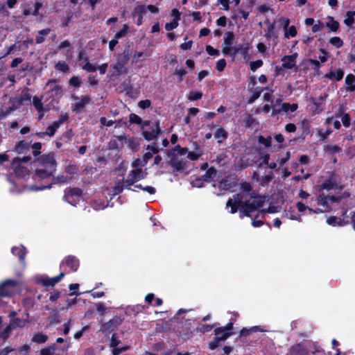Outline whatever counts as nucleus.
<instances>
[{
  "mask_svg": "<svg viewBox=\"0 0 355 355\" xmlns=\"http://www.w3.org/2000/svg\"><path fill=\"white\" fill-rule=\"evenodd\" d=\"M345 83L348 86V89L355 91V77L352 74H348L345 78Z\"/></svg>",
  "mask_w": 355,
  "mask_h": 355,
  "instance_id": "nucleus-33",
  "label": "nucleus"
},
{
  "mask_svg": "<svg viewBox=\"0 0 355 355\" xmlns=\"http://www.w3.org/2000/svg\"><path fill=\"white\" fill-rule=\"evenodd\" d=\"M298 106L296 103L289 104L288 103H284L281 105V110L284 112H295L297 109Z\"/></svg>",
  "mask_w": 355,
  "mask_h": 355,
  "instance_id": "nucleus-30",
  "label": "nucleus"
},
{
  "mask_svg": "<svg viewBox=\"0 0 355 355\" xmlns=\"http://www.w3.org/2000/svg\"><path fill=\"white\" fill-rule=\"evenodd\" d=\"M46 86L49 89L50 97L58 98L62 95V87L57 83L55 80H49Z\"/></svg>",
  "mask_w": 355,
  "mask_h": 355,
  "instance_id": "nucleus-8",
  "label": "nucleus"
},
{
  "mask_svg": "<svg viewBox=\"0 0 355 355\" xmlns=\"http://www.w3.org/2000/svg\"><path fill=\"white\" fill-rule=\"evenodd\" d=\"M129 121L132 123H136V124L142 123L141 118L134 113H132L130 114Z\"/></svg>",
  "mask_w": 355,
  "mask_h": 355,
  "instance_id": "nucleus-50",
  "label": "nucleus"
},
{
  "mask_svg": "<svg viewBox=\"0 0 355 355\" xmlns=\"http://www.w3.org/2000/svg\"><path fill=\"white\" fill-rule=\"evenodd\" d=\"M135 187L139 188V189L148 192L150 194H154V193H155V191H156L155 189L150 186H147V187H141V184H138V185H136Z\"/></svg>",
  "mask_w": 355,
  "mask_h": 355,
  "instance_id": "nucleus-59",
  "label": "nucleus"
},
{
  "mask_svg": "<svg viewBox=\"0 0 355 355\" xmlns=\"http://www.w3.org/2000/svg\"><path fill=\"white\" fill-rule=\"evenodd\" d=\"M249 50L250 44L248 43H245L232 47L231 53L228 55L235 56L237 54H241L245 59H247L248 58Z\"/></svg>",
  "mask_w": 355,
  "mask_h": 355,
  "instance_id": "nucleus-10",
  "label": "nucleus"
},
{
  "mask_svg": "<svg viewBox=\"0 0 355 355\" xmlns=\"http://www.w3.org/2000/svg\"><path fill=\"white\" fill-rule=\"evenodd\" d=\"M324 150L331 153H338L341 150L340 148L336 145H327L324 147Z\"/></svg>",
  "mask_w": 355,
  "mask_h": 355,
  "instance_id": "nucleus-51",
  "label": "nucleus"
},
{
  "mask_svg": "<svg viewBox=\"0 0 355 355\" xmlns=\"http://www.w3.org/2000/svg\"><path fill=\"white\" fill-rule=\"evenodd\" d=\"M201 155V153L199 152H188L187 156L191 160H197Z\"/></svg>",
  "mask_w": 355,
  "mask_h": 355,
  "instance_id": "nucleus-60",
  "label": "nucleus"
},
{
  "mask_svg": "<svg viewBox=\"0 0 355 355\" xmlns=\"http://www.w3.org/2000/svg\"><path fill=\"white\" fill-rule=\"evenodd\" d=\"M128 28H129L127 24H124L122 29L116 33L114 37L116 39H120V38L124 37L127 34V33L128 31Z\"/></svg>",
  "mask_w": 355,
  "mask_h": 355,
  "instance_id": "nucleus-49",
  "label": "nucleus"
},
{
  "mask_svg": "<svg viewBox=\"0 0 355 355\" xmlns=\"http://www.w3.org/2000/svg\"><path fill=\"white\" fill-rule=\"evenodd\" d=\"M55 349V346L53 345L49 348H44L41 349L40 354L41 355H53V352Z\"/></svg>",
  "mask_w": 355,
  "mask_h": 355,
  "instance_id": "nucleus-54",
  "label": "nucleus"
},
{
  "mask_svg": "<svg viewBox=\"0 0 355 355\" xmlns=\"http://www.w3.org/2000/svg\"><path fill=\"white\" fill-rule=\"evenodd\" d=\"M89 101V98L88 96H83L81 98L78 99L77 102L74 104V110H82Z\"/></svg>",
  "mask_w": 355,
  "mask_h": 355,
  "instance_id": "nucleus-26",
  "label": "nucleus"
},
{
  "mask_svg": "<svg viewBox=\"0 0 355 355\" xmlns=\"http://www.w3.org/2000/svg\"><path fill=\"white\" fill-rule=\"evenodd\" d=\"M124 64L125 62L118 61L114 66L113 68L117 71L118 73H122L124 71Z\"/></svg>",
  "mask_w": 355,
  "mask_h": 355,
  "instance_id": "nucleus-61",
  "label": "nucleus"
},
{
  "mask_svg": "<svg viewBox=\"0 0 355 355\" xmlns=\"http://www.w3.org/2000/svg\"><path fill=\"white\" fill-rule=\"evenodd\" d=\"M19 159H13L11 165L17 176L24 178L28 175V170L19 165Z\"/></svg>",
  "mask_w": 355,
  "mask_h": 355,
  "instance_id": "nucleus-14",
  "label": "nucleus"
},
{
  "mask_svg": "<svg viewBox=\"0 0 355 355\" xmlns=\"http://www.w3.org/2000/svg\"><path fill=\"white\" fill-rule=\"evenodd\" d=\"M146 163L144 159H135L131 164V166L134 168H142L144 166H146Z\"/></svg>",
  "mask_w": 355,
  "mask_h": 355,
  "instance_id": "nucleus-41",
  "label": "nucleus"
},
{
  "mask_svg": "<svg viewBox=\"0 0 355 355\" xmlns=\"http://www.w3.org/2000/svg\"><path fill=\"white\" fill-rule=\"evenodd\" d=\"M284 36L285 37H295L297 34V30L295 26H291L289 28L288 27L286 29L284 30Z\"/></svg>",
  "mask_w": 355,
  "mask_h": 355,
  "instance_id": "nucleus-43",
  "label": "nucleus"
},
{
  "mask_svg": "<svg viewBox=\"0 0 355 355\" xmlns=\"http://www.w3.org/2000/svg\"><path fill=\"white\" fill-rule=\"evenodd\" d=\"M32 149L33 150V154L34 156H37L40 154V150L42 148V144L40 142H35L32 145Z\"/></svg>",
  "mask_w": 355,
  "mask_h": 355,
  "instance_id": "nucleus-56",
  "label": "nucleus"
},
{
  "mask_svg": "<svg viewBox=\"0 0 355 355\" xmlns=\"http://www.w3.org/2000/svg\"><path fill=\"white\" fill-rule=\"evenodd\" d=\"M70 180H71V177L65 176L64 175H58V176L53 178V182L52 184L65 183Z\"/></svg>",
  "mask_w": 355,
  "mask_h": 355,
  "instance_id": "nucleus-39",
  "label": "nucleus"
},
{
  "mask_svg": "<svg viewBox=\"0 0 355 355\" xmlns=\"http://www.w3.org/2000/svg\"><path fill=\"white\" fill-rule=\"evenodd\" d=\"M212 328H213V325L201 324L197 327V330L200 332L205 333V332H208V331H211L212 329Z\"/></svg>",
  "mask_w": 355,
  "mask_h": 355,
  "instance_id": "nucleus-57",
  "label": "nucleus"
},
{
  "mask_svg": "<svg viewBox=\"0 0 355 355\" xmlns=\"http://www.w3.org/2000/svg\"><path fill=\"white\" fill-rule=\"evenodd\" d=\"M67 119V116H62L58 121H54L52 124L49 125L46 130V134L50 137H52L57 130L60 128L61 124H62Z\"/></svg>",
  "mask_w": 355,
  "mask_h": 355,
  "instance_id": "nucleus-13",
  "label": "nucleus"
},
{
  "mask_svg": "<svg viewBox=\"0 0 355 355\" xmlns=\"http://www.w3.org/2000/svg\"><path fill=\"white\" fill-rule=\"evenodd\" d=\"M146 8L145 6L139 5L135 8L133 15H143L146 12Z\"/></svg>",
  "mask_w": 355,
  "mask_h": 355,
  "instance_id": "nucleus-53",
  "label": "nucleus"
},
{
  "mask_svg": "<svg viewBox=\"0 0 355 355\" xmlns=\"http://www.w3.org/2000/svg\"><path fill=\"white\" fill-rule=\"evenodd\" d=\"M147 175L146 170L142 168H134L130 171L129 177L124 181L125 189H131L130 187L135 182L144 179Z\"/></svg>",
  "mask_w": 355,
  "mask_h": 355,
  "instance_id": "nucleus-4",
  "label": "nucleus"
},
{
  "mask_svg": "<svg viewBox=\"0 0 355 355\" xmlns=\"http://www.w3.org/2000/svg\"><path fill=\"white\" fill-rule=\"evenodd\" d=\"M55 68L62 72H67L69 70V67L64 62H58L55 65Z\"/></svg>",
  "mask_w": 355,
  "mask_h": 355,
  "instance_id": "nucleus-55",
  "label": "nucleus"
},
{
  "mask_svg": "<svg viewBox=\"0 0 355 355\" xmlns=\"http://www.w3.org/2000/svg\"><path fill=\"white\" fill-rule=\"evenodd\" d=\"M234 39V34L233 32H227L223 38L222 53L225 55H227L231 53L232 44Z\"/></svg>",
  "mask_w": 355,
  "mask_h": 355,
  "instance_id": "nucleus-9",
  "label": "nucleus"
},
{
  "mask_svg": "<svg viewBox=\"0 0 355 355\" xmlns=\"http://www.w3.org/2000/svg\"><path fill=\"white\" fill-rule=\"evenodd\" d=\"M12 253L14 255L18 256L19 261L23 263V266H25V256L26 254V250L25 248L23 246L14 247L11 250Z\"/></svg>",
  "mask_w": 355,
  "mask_h": 355,
  "instance_id": "nucleus-19",
  "label": "nucleus"
},
{
  "mask_svg": "<svg viewBox=\"0 0 355 355\" xmlns=\"http://www.w3.org/2000/svg\"><path fill=\"white\" fill-rule=\"evenodd\" d=\"M39 162L41 164L42 168L56 170L57 163L53 153L42 155L39 159Z\"/></svg>",
  "mask_w": 355,
  "mask_h": 355,
  "instance_id": "nucleus-6",
  "label": "nucleus"
},
{
  "mask_svg": "<svg viewBox=\"0 0 355 355\" xmlns=\"http://www.w3.org/2000/svg\"><path fill=\"white\" fill-rule=\"evenodd\" d=\"M355 11H348L346 13V18L344 19V24L351 26L354 22Z\"/></svg>",
  "mask_w": 355,
  "mask_h": 355,
  "instance_id": "nucleus-37",
  "label": "nucleus"
},
{
  "mask_svg": "<svg viewBox=\"0 0 355 355\" xmlns=\"http://www.w3.org/2000/svg\"><path fill=\"white\" fill-rule=\"evenodd\" d=\"M214 137L218 143H221L227 137V132L223 128H218L214 132Z\"/></svg>",
  "mask_w": 355,
  "mask_h": 355,
  "instance_id": "nucleus-23",
  "label": "nucleus"
},
{
  "mask_svg": "<svg viewBox=\"0 0 355 355\" xmlns=\"http://www.w3.org/2000/svg\"><path fill=\"white\" fill-rule=\"evenodd\" d=\"M42 100V97L40 98L36 96L33 98V105L38 112H42L43 110H44Z\"/></svg>",
  "mask_w": 355,
  "mask_h": 355,
  "instance_id": "nucleus-27",
  "label": "nucleus"
},
{
  "mask_svg": "<svg viewBox=\"0 0 355 355\" xmlns=\"http://www.w3.org/2000/svg\"><path fill=\"white\" fill-rule=\"evenodd\" d=\"M262 65L263 61L261 60L253 61L250 63V69L252 71H255L258 68L261 67Z\"/></svg>",
  "mask_w": 355,
  "mask_h": 355,
  "instance_id": "nucleus-52",
  "label": "nucleus"
},
{
  "mask_svg": "<svg viewBox=\"0 0 355 355\" xmlns=\"http://www.w3.org/2000/svg\"><path fill=\"white\" fill-rule=\"evenodd\" d=\"M316 201H317V204L318 205H320V206H322L324 207V211H329L331 209L330 207L328 205L329 198L327 197L326 196H324V194L320 195L318 197Z\"/></svg>",
  "mask_w": 355,
  "mask_h": 355,
  "instance_id": "nucleus-22",
  "label": "nucleus"
},
{
  "mask_svg": "<svg viewBox=\"0 0 355 355\" xmlns=\"http://www.w3.org/2000/svg\"><path fill=\"white\" fill-rule=\"evenodd\" d=\"M82 191L79 188H67L65 190L64 199L69 203L73 205L76 198H80Z\"/></svg>",
  "mask_w": 355,
  "mask_h": 355,
  "instance_id": "nucleus-7",
  "label": "nucleus"
},
{
  "mask_svg": "<svg viewBox=\"0 0 355 355\" xmlns=\"http://www.w3.org/2000/svg\"><path fill=\"white\" fill-rule=\"evenodd\" d=\"M233 328V323L229 322L225 327H219L214 330L216 341H223L229 338L232 333L231 330Z\"/></svg>",
  "mask_w": 355,
  "mask_h": 355,
  "instance_id": "nucleus-5",
  "label": "nucleus"
},
{
  "mask_svg": "<svg viewBox=\"0 0 355 355\" xmlns=\"http://www.w3.org/2000/svg\"><path fill=\"white\" fill-rule=\"evenodd\" d=\"M202 96V92H191L189 96V99L190 101H196L200 99Z\"/></svg>",
  "mask_w": 355,
  "mask_h": 355,
  "instance_id": "nucleus-58",
  "label": "nucleus"
},
{
  "mask_svg": "<svg viewBox=\"0 0 355 355\" xmlns=\"http://www.w3.org/2000/svg\"><path fill=\"white\" fill-rule=\"evenodd\" d=\"M125 188L124 185V181L123 182H118L116 183L115 186L113 187V191L114 195H117L121 193L123 189Z\"/></svg>",
  "mask_w": 355,
  "mask_h": 355,
  "instance_id": "nucleus-45",
  "label": "nucleus"
},
{
  "mask_svg": "<svg viewBox=\"0 0 355 355\" xmlns=\"http://www.w3.org/2000/svg\"><path fill=\"white\" fill-rule=\"evenodd\" d=\"M142 133L147 141L155 139L160 132L161 129L158 121H145L142 123Z\"/></svg>",
  "mask_w": 355,
  "mask_h": 355,
  "instance_id": "nucleus-3",
  "label": "nucleus"
},
{
  "mask_svg": "<svg viewBox=\"0 0 355 355\" xmlns=\"http://www.w3.org/2000/svg\"><path fill=\"white\" fill-rule=\"evenodd\" d=\"M206 51H207V53L210 55H219V51L214 49L210 45H207L206 46Z\"/></svg>",
  "mask_w": 355,
  "mask_h": 355,
  "instance_id": "nucleus-64",
  "label": "nucleus"
},
{
  "mask_svg": "<svg viewBox=\"0 0 355 355\" xmlns=\"http://www.w3.org/2000/svg\"><path fill=\"white\" fill-rule=\"evenodd\" d=\"M241 189L244 192L237 193L230 198L226 203V207H230V213L235 214L239 210V216L252 217V213L263 207L266 197L250 193L251 186L249 183L244 182L241 184Z\"/></svg>",
  "mask_w": 355,
  "mask_h": 355,
  "instance_id": "nucleus-1",
  "label": "nucleus"
},
{
  "mask_svg": "<svg viewBox=\"0 0 355 355\" xmlns=\"http://www.w3.org/2000/svg\"><path fill=\"white\" fill-rule=\"evenodd\" d=\"M175 153L180 155H187V149L184 148H181L180 146H176L171 152L168 153V155L171 157H174Z\"/></svg>",
  "mask_w": 355,
  "mask_h": 355,
  "instance_id": "nucleus-35",
  "label": "nucleus"
},
{
  "mask_svg": "<svg viewBox=\"0 0 355 355\" xmlns=\"http://www.w3.org/2000/svg\"><path fill=\"white\" fill-rule=\"evenodd\" d=\"M21 285L17 279H6L0 283V297H10L15 295Z\"/></svg>",
  "mask_w": 355,
  "mask_h": 355,
  "instance_id": "nucleus-2",
  "label": "nucleus"
},
{
  "mask_svg": "<svg viewBox=\"0 0 355 355\" xmlns=\"http://www.w3.org/2000/svg\"><path fill=\"white\" fill-rule=\"evenodd\" d=\"M64 276V272H60L59 275L53 278H43L40 280L42 284L45 286H53L58 283L61 279Z\"/></svg>",
  "mask_w": 355,
  "mask_h": 355,
  "instance_id": "nucleus-18",
  "label": "nucleus"
},
{
  "mask_svg": "<svg viewBox=\"0 0 355 355\" xmlns=\"http://www.w3.org/2000/svg\"><path fill=\"white\" fill-rule=\"evenodd\" d=\"M329 42L333 46L340 48L343 46V40L339 37H333L329 40Z\"/></svg>",
  "mask_w": 355,
  "mask_h": 355,
  "instance_id": "nucleus-47",
  "label": "nucleus"
},
{
  "mask_svg": "<svg viewBox=\"0 0 355 355\" xmlns=\"http://www.w3.org/2000/svg\"><path fill=\"white\" fill-rule=\"evenodd\" d=\"M147 150H150L151 152H147L146 153L144 156L143 159L146 161V163L147 164L148 160L152 158L153 154H156L158 153L157 147L155 144L153 145H148L146 148Z\"/></svg>",
  "mask_w": 355,
  "mask_h": 355,
  "instance_id": "nucleus-21",
  "label": "nucleus"
},
{
  "mask_svg": "<svg viewBox=\"0 0 355 355\" xmlns=\"http://www.w3.org/2000/svg\"><path fill=\"white\" fill-rule=\"evenodd\" d=\"M67 266L70 270L76 271L79 266L78 261L74 257H67L62 262V266Z\"/></svg>",
  "mask_w": 355,
  "mask_h": 355,
  "instance_id": "nucleus-16",
  "label": "nucleus"
},
{
  "mask_svg": "<svg viewBox=\"0 0 355 355\" xmlns=\"http://www.w3.org/2000/svg\"><path fill=\"white\" fill-rule=\"evenodd\" d=\"M258 141L259 144L264 145L266 147H270L272 143V137L270 136L268 137L259 136L258 137Z\"/></svg>",
  "mask_w": 355,
  "mask_h": 355,
  "instance_id": "nucleus-42",
  "label": "nucleus"
},
{
  "mask_svg": "<svg viewBox=\"0 0 355 355\" xmlns=\"http://www.w3.org/2000/svg\"><path fill=\"white\" fill-rule=\"evenodd\" d=\"M48 340V336L44 334L38 333L33 335L32 340L36 343H44Z\"/></svg>",
  "mask_w": 355,
  "mask_h": 355,
  "instance_id": "nucleus-36",
  "label": "nucleus"
},
{
  "mask_svg": "<svg viewBox=\"0 0 355 355\" xmlns=\"http://www.w3.org/2000/svg\"><path fill=\"white\" fill-rule=\"evenodd\" d=\"M327 223L329 225L336 226L339 225L342 226L343 225V223L341 220V219L336 218V216H330L327 219Z\"/></svg>",
  "mask_w": 355,
  "mask_h": 355,
  "instance_id": "nucleus-38",
  "label": "nucleus"
},
{
  "mask_svg": "<svg viewBox=\"0 0 355 355\" xmlns=\"http://www.w3.org/2000/svg\"><path fill=\"white\" fill-rule=\"evenodd\" d=\"M216 174V171L214 168L208 169L205 173L202 176L203 181L209 182L211 180Z\"/></svg>",
  "mask_w": 355,
  "mask_h": 355,
  "instance_id": "nucleus-34",
  "label": "nucleus"
},
{
  "mask_svg": "<svg viewBox=\"0 0 355 355\" xmlns=\"http://www.w3.org/2000/svg\"><path fill=\"white\" fill-rule=\"evenodd\" d=\"M125 144L132 150H133V151H137V148H138V146H139V143H138L137 140L135 138L131 137V138L125 139Z\"/></svg>",
  "mask_w": 355,
  "mask_h": 355,
  "instance_id": "nucleus-28",
  "label": "nucleus"
},
{
  "mask_svg": "<svg viewBox=\"0 0 355 355\" xmlns=\"http://www.w3.org/2000/svg\"><path fill=\"white\" fill-rule=\"evenodd\" d=\"M344 76V72L342 70H337L336 71H331L326 74V77L329 79H335L336 80H340Z\"/></svg>",
  "mask_w": 355,
  "mask_h": 355,
  "instance_id": "nucleus-29",
  "label": "nucleus"
},
{
  "mask_svg": "<svg viewBox=\"0 0 355 355\" xmlns=\"http://www.w3.org/2000/svg\"><path fill=\"white\" fill-rule=\"evenodd\" d=\"M82 68L88 72H94L97 69L95 65L87 61V58H85V64L82 66Z\"/></svg>",
  "mask_w": 355,
  "mask_h": 355,
  "instance_id": "nucleus-40",
  "label": "nucleus"
},
{
  "mask_svg": "<svg viewBox=\"0 0 355 355\" xmlns=\"http://www.w3.org/2000/svg\"><path fill=\"white\" fill-rule=\"evenodd\" d=\"M297 53H295L291 55H285L282 58V67L287 69H297L296 67V59Z\"/></svg>",
  "mask_w": 355,
  "mask_h": 355,
  "instance_id": "nucleus-12",
  "label": "nucleus"
},
{
  "mask_svg": "<svg viewBox=\"0 0 355 355\" xmlns=\"http://www.w3.org/2000/svg\"><path fill=\"white\" fill-rule=\"evenodd\" d=\"M265 23L267 24V28L265 31V37L267 40L271 38L277 39L278 35L275 32V24L270 23L268 20L266 21Z\"/></svg>",
  "mask_w": 355,
  "mask_h": 355,
  "instance_id": "nucleus-17",
  "label": "nucleus"
},
{
  "mask_svg": "<svg viewBox=\"0 0 355 355\" xmlns=\"http://www.w3.org/2000/svg\"><path fill=\"white\" fill-rule=\"evenodd\" d=\"M119 320L117 318L111 319L109 322L102 324L101 331L107 333L114 330L119 325Z\"/></svg>",
  "mask_w": 355,
  "mask_h": 355,
  "instance_id": "nucleus-15",
  "label": "nucleus"
},
{
  "mask_svg": "<svg viewBox=\"0 0 355 355\" xmlns=\"http://www.w3.org/2000/svg\"><path fill=\"white\" fill-rule=\"evenodd\" d=\"M107 206V204L104 203V202H94L93 204V207L95 210H101L105 209Z\"/></svg>",
  "mask_w": 355,
  "mask_h": 355,
  "instance_id": "nucleus-62",
  "label": "nucleus"
},
{
  "mask_svg": "<svg viewBox=\"0 0 355 355\" xmlns=\"http://www.w3.org/2000/svg\"><path fill=\"white\" fill-rule=\"evenodd\" d=\"M28 144L24 141H19L15 147V150L18 153H23L25 151L28 150Z\"/></svg>",
  "mask_w": 355,
  "mask_h": 355,
  "instance_id": "nucleus-32",
  "label": "nucleus"
},
{
  "mask_svg": "<svg viewBox=\"0 0 355 355\" xmlns=\"http://www.w3.org/2000/svg\"><path fill=\"white\" fill-rule=\"evenodd\" d=\"M226 66V61L224 59H220L216 62V69L219 71H223Z\"/></svg>",
  "mask_w": 355,
  "mask_h": 355,
  "instance_id": "nucleus-63",
  "label": "nucleus"
},
{
  "mask_svg": "<svg viewBox=\"0 0 355 355\" xmlns=\"http://www.w3.org/2000/svg\"><path fill=\"white\" fill-rule=\"evenodd\" d=\"M326 26L328 27L331 31L336 32L339 28V23L334 20L332 17H328L326 21Z\"/></svg>",
  "mask_w": 355,
  "mask_h": 355,
  "instance_id": "nucleus-25",
  "label": "nucleus"
},
{
  "mask_svg": "<svg viewBox=\"0 0 355 355\" xmlns=\"http://www.w3.org/2000/svg\"><path fill=\"white\" fill-rule=\"evenodd\" d=\"M65 172L72 178V175L78 171V167L74 164H69L65 167Z\"/></svg>",
  "mask_w": 355,
  "mask_h": 355,
  "instance_id": "nucleus-44",
  "label": "nucleus"
},
{
  "mask_svg": "<svg viewBox=\"0 0 355 355\" xmlns=\"http://www.w3.org/2000/svg\"><path fill=\"white\" fill-rule=\"evenodd\" d=\"M291 355H308L309 352L307 349L302 345L298 344L294 345L291 349Z\"/></svg>",
  "mask_w": 355,
  "mask_h": 355,
  "instance_id": "nucleus-20",
  "label": "nucleus"
},
{
  "mask_svg": "<svg viewBox=\"0 0 355 355\" xmlns=\"http://www.w3.org/2000/svg\"><path fill=\"white\" fill-rule=\"evenodd\" d=\"M331 133V130L330 129L324 131L323 130L319 129L317 131V136L320 138V140H324Z\"/></svg>",
  "mask_w": 355,
  "mask_h": 355,
  "instance_id": "nucleus-46",
  "label": "nucleus"
},
{
  "mask_svg": "<svg viewBox=\"0 0 355 355\" xmlns=\"http://www.w3.org/2000/svg\"><path fill=\"white\" fill-rule=\"evenodd\" d=\"M55 171L45 168H38L33 175L35 181L43 180L51 178Z\"/></svg>",
  "mask_w": 355,
  "mask_h": 355,
  "instance_id": "nucleus-11",
  "label": "nucleus"
},
{
  "mask_svg": "<svg viewBox=\"0 0 355 355\" xmlns=\"http://www.w3.org/2000/svg\"><path fill=\"white\" fill-rule=\"evenodd\" d=\"M171 166L176 171H182L185 168V163L172 157Z\"/></svg>",
  "mask_w": 355,
  "mask_h": 355,
  "instance_id": "nucleus-24",
  "label": "nucleus"
},
{
  "mask_svg": "<svg viewBox=\"0 0 355 355\" xmlns=\"http://www.w3.org/2000/svg\"><path fill=\"white\" fill-rule=\"evenodd\" d=\"M178 19L174 18L171 22L166 23L165 24V28L166 31H170L175 28L178 26Z\"/></svg>",
  "mask_w": 355,
  "mask_h": 355,
  "instance_id": "nucleus-48",
  "label": "nucleus"
},
{
  "mask_svg": "<svg viewBox=\"0 0 355 355\" xmlns=\"http://www.w3.org/2000/svg\"><path fill=\"white\" fill-rule=\"evenodd\" d=\"M218 3L222 5V9L228 10L230 9V3H234L236 6L240 3V0H218Z\"/></svg>",
  "mask_w": 355,
  "mask_h": 355,
  "instance_id": "nucleus-31",
  "label": "nucleus"
}]
</instances>
